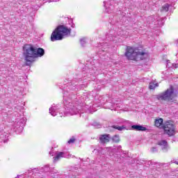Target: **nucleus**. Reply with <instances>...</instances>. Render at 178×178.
I'll return each instance as SVG.
<instances>
[{
	"mask_svg": "<svg viewBox=\"0 0 178 178\" xmlns=\"http://www.w3.org/2000/svg\"><path fill=\"white\" fill-rule=\"evenodd\" d=\"M147 53L143 51L142 49L136 48L134 49L133 47H128L127 51L125 52V56H127L129 60H143L145 59L147 56Z\"/></svg>",
	"mask_w": 178,
	"mask_h": 178,
	"instance_id": "1",
	"label": "nucleus"
},
{
	"mask_svg": "<svg viewBox=\"0 0 178 178\" xmlns=\"http://www.w3.org/2000/svg\"><path fill=\"white\" fill-rule=\"evenodd\" d=\"M22 51L25 63L26 66H30L35 60V47L33 44H25Z\"/></svg>",
	"mask_w": 178,
	"mask_h": 178,
	"instance_id": "2",
	"label": "nucleus"
},
{
	"mask_svg": "<svg viewBox=\"0 0 178 178\" xmlns=\"http://www.w3.org/2000/svg\"><path fill=\"white\" fill-rule=\"evenodd\" d=\"M177 97L176 89L172 86L170 87L163 92L156 96L159 101H165L166 102H175L176 100L175 98Z\"/></svg>",
	"mask_w": 178,
	"mask_h": 178,
	"instance_id": "3",
	"label": "nucleus"
},
{
	"mask_svg": "<svg viewBox=\"0 0 178 178\" xmlns=\"http://www.w3.org/2000/svg\"><path fill=\"white\" fill-rule=\"evenodd\" d=\"M72 98L73 97H70V94H69L68 91L63 92V100L64 104L65 105V113L73 115H76L80 108L73 105V103H72Z\"/></svg>",
	"mask_w": 178,
	"mask_h": 178,
	"instance_id": "4",
	"label": "nucleus"
},
{
	"mask_svg": "<svg viewBox=\"0 0 178 178\" xmlns=\"http://www.w3.org/2000/svg\"><path fill=\"white\" fill-rule=\"evenodd\" d=\"M71 31V29H67L64 25H60L52 32L51 41H60V40H63V34L68 35Z\"/></svg>",
	"mask_w": 178,
	"mask_h": 178,
	"instance_id": "5",
	"label": "nucleus"
},
{
	"mask_svg": "<svg viewBox=\"0 0 178 178\" xmlns=\"http://www.w3.org/2000/svg\"><path fill=\"white\" fill-rule=\"evenodd\" d=\"M163 129L164 130L165 134H168V136H175V124H173V122L170 121L166 122L164 124Z\"/></svg>",
	"mask_w": 178,
	"mask_h": 178,
	"instance_id": "6",
	"label": "nucleus"
},
{
	"mask_svg": "<svg viewBox=\"0 0 178 178\" xmlns=\"http://www.w3.org/2000/svg\"><path fill=\"white\" fill-rule=\"evenodd\" d=\"M113 2V1H109V0H105L104 1V6L106 8V12H107V13H111V12L113 10V7L112 6Z\"/></svg>",
	"mask_w": 178,
	"mask_h": 178,
	"instance_id": "7",
	"label": "nucleus"
},
{
	"mask_svg": "<svg viewBox=\"0 0 178 178\" xmlns=\"http://www.w3.org/2000/svg\"><path fill=\"white\" fill-rule=\"evenodd\" d=\"M158 145L161 147V149L163 151V152H168L169 149V145H168V141L165 140H159L158 142Z\"/></svg>",
	"mask_w": 178,
	"mask_h": 178,
	"instance_id": "8",
	"label": "nucleus"
},
{
	"mask_svg": "<svg viewBox=\"0 0 178 178\" xmlns=\"http://www.w3.org/2000/svg\"><path fill=\"white\" fill-rule=\"evenodd\" d=\"M105 151H107L108 152H109V151H111V152H113L114 154H118V152H120V151H122V146H118V147H105L104 148Z\"/></svg>",
	"mask_w": 178,
	"mask_h": 178,
	"instance_id": "9",
	"label": "nucleus"
},
{
	"mask_svg": "<svg viewBox=\"0 0 178 178\" xmlns=\"http://www.w3.org/2000/svg\"><path fill=\"white\" fill-rule=\"evenodd\" d=\"M131 129V130H135L136 131H147V128L140 124L132 125Z\"/></svg>",
	"mask_w": 178,
	"mask_h": 178,
	"instance_id": "10",
	"label": "nucleus"
},
{
	"mask_svg": "<svg viewBox=\"0 0 178 178\" xmlns=\"http://www.w3.org/2000/svg\"><path fill=\"white\" fill-rule=\"evenodd\" d=\"M109 134L101 135L99 137V143L101 144H106L109 143Z\"/></svg>",
	"mask_w": 178,
	"mask_h": 178,
	"instance_id": "11",
	"label": "nucleus"
},
{
	"mask_svg": "<svg viewBox=\"0 0 178 178\" xmlns=\"http://www.w3.org/2000/svg\"><path fill=\"white\" fill-rule=\"evenodd\" d=\"M45 54V50H44V49L39 47V48H36L35 47V58H37L38 56H44V54Z\"/></svg>",
	"mask_w": 178,
	"mask_h": 178,
	"instance_id": "12",
	"label": "nucleus"
},
{
	"mask_svg": "<svg viewBox=\"0 0 178 178\" xmlns=\"http://www.w3.org/2000/svg\"><path fill=\"white\" fill-rule=\"evenodd\" d=\"M58 111H59L58 106H52L49 108V113L51 115V116H56V113H58Z\"/></svg>",
	"mask_w": 178,
	"mask_h": 178,
	"instance_id": "13",
	"label": "nucleus"
},
{
	"mask_svg": "<svg viewBox=\"0 0 178 178\" xmlns=\"http://www.w3.org/2000/svg\"><path fill=\"white\" fill-rule=\"evenodd\" d=\"M65 155V152H60L56 154V156L54 157V163H56V162H58L60 158H63V156Z\"/></svg>",
	"mask_w": 178,
	"mask_h": 178,
	"instance_id": "14",
	"label": "nucleus"
},
{
	"mask_svg": "<svg viewBox=\"0 0 178 178\" xmlns=\"http://www.w3.org/2000/svg\"><path fill=\"white\" fill-rule=\"evenodd\" d=\"M84 86V85H81V86H79V85L76 84L74 86L72 85L68 87L70 91L72 90V91H77V90H80L81 88H83V87Z\"/></svg>",
	"mask_w": 178,
	"mask_h": 178,
	"instance_id": "15",
	"label": "nucleus"
},
{
	"mask_svg": "<svg viewBox=\"0 0 178 178\" xmlns=\"http://www.w3.org/2000/svg\"><path fill=\"white\" fill-rule=\"evenodd\" d=\"M154 123L156 127H161L162 124L163 123V119L162 118L157 119L155 120Z\"/></svg>",
	"mask_w": 178,
	"mask_h": 178,
	"instance_id": "16",
	"label": "nucleus"
},
{
	"mask_svg": "<svg viewBox=\"0 0 178 178\" xmlns=\"http://www.w3.org/2000/svg\"><path fill=\"white\" fill-rule=\"evenodd\" d=\"M83 104H86V99H84V97H80L79 100L77 101L76 106H79V105L81 106Z\"/></svg>",
	"mask_w": 178,
	"mask_h": 178,
	"instance_id": "17",
	"label": "nucleus"
},
{
	"mask_svg": "<svg viewBox=\"0 0 178 178\" xmlns=\"http://www.w3.org/2000/svg\"><path fill=\"white\" fill-rule=\"evenodd\" d=\"M23 126H24V124L21 122H17V124H15V127L17 129H19V130H23Z\"/></svg>",
	"mask_w": 178,
	"mask_h": 178,
	"instance_id": "18",
	"label": "nucleus"
},
{
	"mask_svg": "<svg viewBox=\"0 0 178 178\" xmlns=\"http://www.w3.org/2000/svg\"><path fill=\"white\" fill-rule=\"evenodd\" d=\"M113 129H116V130H119V131H122V130H126V127L122 125V127L114 125L113 126Z\"/></svg>",
	"mask_w": 178,
	"mask_h": 178,
	"instance_id": "19",
	"label": "nucleus"
},
{
	"mask_svg": "<svg viewBox=\"0 0 178 178\" xmlns=\"http://www.w3.org/2000/svg\"><path fill=\"white\" fill-rule=\"evenodd\" d=\"M92 126H93L96 129H101V127H102V125L99 122H96V121H95L92 123Z\"/></svg>",
	"mask_w": 178,
	"mask_h": 178,
	"instance_id": "20",
	"label": "nucleus"
},
{
	"mask_svg": "<svg viewBox=\"0 0 178 178\" xmlns=\"http://www.w3.org/2000/svg\"><path fill=\"white\" fill-rule=\"evenodd\" d=\"M169 10V4L166 3L162 6L161 12H168Z\"/></svg>",
	"mask_w": 178,
	"mask_h": 178,
	"instance_id": "21",
	"label": "nucleus"
},
{
	"mask_svg": "<svg viewBox=\"0 0 178 178\" xmlns=\"http://www.w3.org/2000/svg\"><path fill=\"white\" fill-rule=\"evenodd\" d=\"M156 87H158V83H154L152 82L149 83V88L150 90H155Z\"/></svg>",
	"mask_w": 178,
	"mask_h": 178,
	"instance_id": "22",
	"label": "nucleus"
},
{
	"mask_svg": "<svg viewBox=\"0 0 178 178\" xmlns=\"http://www.w3.org/2000/svg\"><path fill=\"white\" fill-rule=\"evenodd\" d=\"M113 141L114 143H119V141H120V138H119V136H114L113 137Z\"/></svg>",
	"mask_w": 178,
	"mask_h": 178,
	"instance_id": "23",
	"label": "nucleus"
},
{
	"mask_svg": "<svg viewBox=\"0 0 178 178\" xmlns=\"http://www.w3.org/2000/svg\"><path fill=\"white\" fill-rule=\"evenodd\" d=\"M81 45L84 47L86 45V38H82L80 40Z\"/></svg>",
	"mask_w": 178,
	"mask_h": 178,
	"instance_id": "24",
	"label": "nucleus"
},
{
	"mask_svg": "<svg viewBox=\"0 0 178 178\" xmlns=\"http://www.w3.org/2000/svg\"><path fill=\"white\" fill-rule=\"evenodd\" d=\"M74 141H76V139L74 137H72L67 141V143H68V144H73V143H74Z\"/></svg>",
	"mask_w": 178,
	"mask_h": 178,
	"instance_id": "25",
	"label": "nucleus"
},
{
	"mask_svg": "<svg viewBox=\"0 0 178 178\" xmlns=\"http://www.w3.org/2000/svg\"><path fill=\"white\" fill-rule=\"evenodd\" d=\"M151 152H158V149L156 148V147H152V149H151Z\"/></svg>",
	"mask_w": 178,
	"mask_h": 178,
	"instance_id": "26",
	"label": "nucleus"
},
{
	"mask_svg": "<svg viewBox=\"0 0 178 178\" xmlns=\"http://www.w3.org/2000/svg\"><path fill=\"white\" fill-rule=\"evenodd\" d=\"M70 22L71 23H72V25H71V27H72V29H74V27H76V25L74 24H73V20L71 19Z\"/></svg>",
	"mask_w": 178,
	"mask_h": 178,
	"instance_id": "27",
	"label": "nucleus"
},
{
	"mask_svg": "<svg viewBox=\"0 0 178 178\" xmlns=\"http://www.w3.org/2000/svg\"><path fill=\"white\" fill-rule=\"evenodd\" d=\"M49 165H45V166H44V170H45V172H48V170H49Z\"/></svg>",
	"mask_w": 178,
	"mask_h": 178,
	"instance_id": "28",
	"label": "nucleus"
},
{
	"mask_svg": "<svg viewBox=\"0 0 178 178\" xmlns=\"http://www.w3.org/2000/svg\"><path fill=\"white\" fill-rule=\"evenodd\" d=\"M172 67H174L175 69H177L178 64H172Z\"/></svg>",
	"mask_w": 178,
	"mask_h": 178,
	"instance_id": "29",
	"label": "nucleus"
},
{
	"mask_svg": "<svg viewBox=\"0 0 178 178\" xmlns=\"http://www.w3.org/2000/svg\"><path fill=\"white\" fill-rule=\"evenodd\" d=\"M167 65L169 66V60H167Z\"/></svg>",
	"mask_w": 178,
	"mask_h": 178,
	"instance_id": "30",
	"label": "nucleus"
},
{
	"mask_svg": "<svg viewBox=\"0 0 178 178\" xmlns=\"http://www.w3.org/2000/svg\"><path fill=\"white\" fill-rule=\"evenodd\" d=\"M175 163H176V165H178V161H175Z\"/></svg>",
	"mask_w": 178,
	"mask_h": 178,
	"instance_id": "31",
	"label": "nucleus"
},
{
	"mask_svg": "<svg viewBox=\"0 0 178 178\" xmlns=\"http://www.w3.org/2000/svg\"><path fill=\"white\" fill-rule=\"evenodd\" d=\"M49 154H50V155H51V154H52V152H50Z\"/></svg>",
	"mask_w": 178,
	"mask_h": 178,
	"instance_id": "32",
	"label": "nucleus"
}]
</instances>
